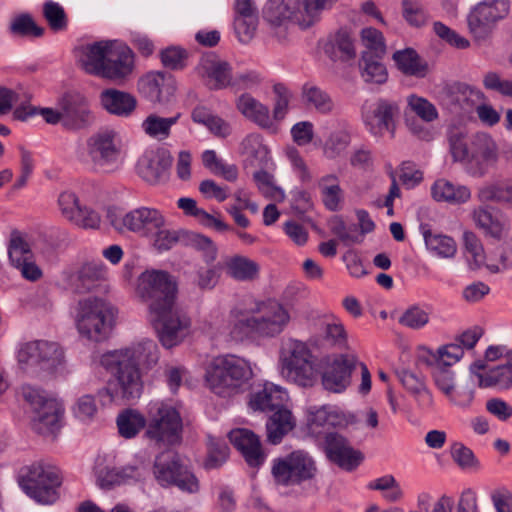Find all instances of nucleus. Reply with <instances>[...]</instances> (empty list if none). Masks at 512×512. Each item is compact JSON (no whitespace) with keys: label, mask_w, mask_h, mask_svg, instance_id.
I'll return each mask as SVG.
<instances>
[{"label":"nucleus","mask_w":512,"mask_h":512,"mask_svg":"<svg viewBox=\"0 0 512 512\" xmlns=\"http://www.w3.org/2000/svg\"><path fill=\"white\" fill-rule=\"evenodd\" d=\"M62 108V125L69 130H81L94 122L88 100L77 93L66 94L59 102Z\"/></svg>","instance_id":"nucleus-21"},{"label":"nucleus","mask_w":512,"mask_h":512,"mask_svg":"<svg viewBox=\"0 0 512 512\" xmlns=\"http://www.w3.org/2000/svg\"><path fill=\"white\" fill-rule=\"evenodd\" d=\"M361 41L365 47L363 52H368L376 57H383L386 53L384 37L380 31L373 27H367L361 31Z\"/></svg>","instance_id":"nucleus-62"},{"label":"nucleus","mask_w":512,"mask_h":512,"mask_svg":"<svg viewBox=\"0 0 512 512\" xmlns=\"http://www.w3.org/2000/svg\"><path fill=\"white\" fill-rule=\"evenodd\" d=\"M143 470L135 466H127L121 470L107 469L98 475L100 487L110 489L115 485L125 483L128 479L139 480L143 477Z\"/></svg>","instance_id":"nucleus-50"},{"label":"nucleus","mask_w":512,"mask_h":512,"mask_svg":"<svg viewBox=\"0 0 512 512\" xmlns=\"http://www.w3.org/2000/svg\"><path fill=\"white\" fill-rule=\"evenodd\" d=\"M398 322L410 329H421L428 324L429 313L418 305H412L402 313Z\"/></svg>","instance_id":"nucleus-64"},{"label":"nucleus","mask_w":512,"mask_h":512,"mask_svg":"<svg viewBox=\"0 0 512 512\" xmlns=\"http://www.w3.org/2000/svg\"><path fill=\"white\" fill-rule=\"evenodd\" d=\"M135 292L147 304L150 313L175 301L177 285L168 272L152 269L139 275Z\"/></svg>","instance_id":"nucleus-12"},{"label":"nucleus","mask_w":512,"mask_h":512,"mask_svg":"<svg viewBox=\"0 0 512 512\" xmlns=\"http://www.w3.org/2000/svg\"><path fill=\"white\" fill-rule=\"evenodd\" d=\"M318 186L325 207L336 211L342 201V189L339 186L338 178L333 174L323 176L319 180Z\"/></svg>","instance_id":"nucleus-52"},{"label":"nucleus","mask_w":512,"mask_h":512,"mask_svg":"<svg viewBox=\"0 0 512 512\" xmlns=\"http://www.w3.org/2000/svg\"><path fill=\"white\" fill-rule=\"evenodd\" d=\"M63 414L61 405L56 401H48L36 410L32 417V428L41 435H54L60 429Z\"/></svg>","instance_id":"nucleus-32"},{"label":"nucleus","mask_w":512,"mask_h":512,"mask_svg":"<svg viewBox=\"0 0 512 512\" xmlns=\"http://www.w3.org/2000/svg\"><path fill=\"white\" fill-rule=\"evenodd\" d=\"M253 371L248 361L235 355L213 358L205 369V383L216 395L230 398L245 392Z\"/></svg>","instance_id":"nucleus-4"},{"label":"nucleus","mask_w":512,"mask_h":512,"mask_svg":"<svg viewBox=\"0 0 512 512\" xmlns=\"http://www.w3.org/2000/svg\"><path fill=\"white\" fill-rule=\"evenodd\" d=\"M486 368L483 360L475 361L470 366V372L478 381L481 388L498 387L500 389H509L512 386V365L505 364L494 367L489 371L482 373Z\"/></svg>","instance_id":"nucleus-30"},{"label":"nucleus","mask_w":512,"mask_h":512,"mask_svg":"<svg viewBox=\"0 0 512 512\" xmlns=\"http://www.w3.org/2000/svg\"><path fill=\"white\" fill-rule=\"evenodd\" d=\"M288 400V392L284 388L266 382L251 392L248 404L253 411L272 412L286 405Z\"/></svg>","instance_id":"nucleus-27"},{"label":"nucleus","mask_w":512,"mask_h":512,"mask_svg":"<svg viewBox=\"0 0 512 512\" xmlns=\"http://www.w3.org/2000/svg\"><path fill=\"white\" fill-rule=\"evenodd\" d=\"M486 269L491 274H500L512 269V244H504L496 249L485 262Z\"/></svg>","instance_id":"nucleus-57"},{"label":"nucleus","mask_w":512,"mask_h":512,"mask_svg":"<svg viewBox=\"0 0 512 512\" xmlns=\"http://www.w3.org/2000/svg\"><path fill=\"white\" fill-rule=\"evenodd\" d=\"M180 116V113L171 117H161L151 113L142 121L141 129L148 137L163 141L170 137L171 128L178 122Z\"/></svg>","instance_id":"nucleus-43"},{"label":"nucleus","mask_w":512,"mask_h":512,"mask_svg":"<svg viewBox=\"0 0 512 512\" xmlns=\"http://www.w3.org/2000/svg\"><path fill=\"white\" fill-rule=\"evenodd\" d=\"M396 374L403 387L414 396L421 407H432L433 396L426 386L424 377L405 369L397 371Z\"/></svg>","instance_id":"nucleus-40"},{"label":"nucleus","mask_w":512,"mask_h":512,"mask_svg":"<svg viewBox=\"0 0 512 512\" xmlns=\"http://www.w3.org/2000/svg\"><path fill=\"white\" fill-rule=\"evenodd\" d=\"M339 0H299L300 9L296 24L303 30L311 28L322 18V14L330 11Z\"/></svg>","instance_id":"nucleus-36"},{"label":"nucleus","mask_w":512,"mask_h":512,"mask_svg":"<svg viewBox=\"0 0 512 512\" xmlns=\"http://www.w3.org/2000/svg\"><path fill=\"white\" fill-rule=\"evenodd\" d=\"M426 249L433 255L443 258H454L457 253L456 241L445 234L432 231L428 225L420 226Z\"/></svg>","instance_id":"nucleus-35"},{"label":"nucleus","mask_w":512,"mask_h":512,"mask_svg":"<svg viewBox=\"0 0 512 512\" xmlns=\"http://www.w3.org/2000/svg\"><path fill=\"white\" fill-rule=\"evenodd\" d=\"M173 158L165 148L146 150L137 162V173L147 183L156 185L169 178Z\"/></svg>","instance_id":"nucleus-18"},{"label":"nucleus","mask_w":512,"mask_h":512,"mask_svg":"<svg viewBox=\"0 0 512 512\" xmlns=\"http://www.w3.org/2000/svg\"><path fill=\"white\" fill-rule=\"evenodd\" d=\"M100 102L109 114L124 118L130 117L137 107L135 96L113 88L101 92Z\"/></svg>","instance_id":"nucleus-31"},{"label":"nucleus","mask_w":512,"mask_h":512,"mask_svg":"<svg viewBox=\"0 0 512 512\" xmlns=\"http://www.w3.org/2000/svg\"><path fill=\"white\" fill-rule=\"evenodd\" d=\"M399 105L387 99H378L375 103H366L362 108L365 126L375 136L390 132L394 136L395 118L399 115Z\"/></svg>","instance_id":"nucleus-16"},{"label":"nucleus","mask_w":512,"mask_h":512,"mask_svg":"<svg viewBox=\"0 0 512 512\" xmlns=\"http://www.w3.org/2000/svg\"><path fill=\"white\" fill-rule=\"evenodd\" d=\"M119 433L125 438L134 437L142 428L146 427V419L135 410H126L117 418Z\"/></svg>","instance_id":"nucleus-56"},{"label":"nucleus","mask_w":512,"mask_h":512,"mask_svg":"<svg viewBox=\"0 0 512 512\" xmlns=\"http://www.w3.org/2000/svg\"><path fill=\"white\" fill-rule=\"evenodd\" d=\"M236 106L245 118L254 122L263 129H271L275 131L269 108L250 94H242L237 99Z\"/></svg>","instance_id":"nucleus-33"},{"label":"nucleus","mask_w":512,"mask_h":512,"mask_svg":"<svg viewBox=\"0 0 512 512\" xmlns=\"http://www.w3.org/2000/svg\"><path fill=\"white\" fill-rule=\"evenodd\" d=\"M497 147L493 139L486 133L475 134L470 141L468 159L465 164L482 165L495 161Z\"/></svg>","instance_id":"nucleus-39"},{"label":"nucleus","mask_w":512,"mask_h":512,"mask_svg":"<svg viewBox=\"0 0 512 512\" xmlns=\"http://www.w3.org/2000/svg\"><path fill=\"white\" fill-rule=\"evenodd\" d=\"M139 91L151 102L164 103L175 92V81L172 76L163 72H150L138 83Z\"/></svg>","instance_id":"nucleus-25"},{"label":"nucleus","mask_w":512,"mask_h":512,"mask_svg":"<svg viewBox=\"0 0 512 512\" xmlns=\"http://www.w3.org/2000/svg\"><path fill=\"white\" fill-rule=\"evenodd\" d=\"M407 104L410 110L424 122L431 123L439 117L435 105L426 98L411 94L407 97Z\"/></svg>","instance_id":"nucleus-60"},{"label":"nucleus","mask_w":512,"mask_h":512,"mask_svg":"<svg viewBox=\"0 0 512 512\" xmlns=\"http://www.w3.org/2000/svg\"><path fill=\"white\" fill-rule=\"evenodd\" d=\"M357 359L353 355L340 354L329 360L322 373L323 387L333 393H341L351 384V376Z\"/></svg>","instance_id":"nucleus-19"},{"label":"nucleus","mask_w":512,"mask_h":512,"mask_svg":"<svg viewBox=\"0 0 512 512\" xmlns=\"http://www.w3.org/2000/svg\"><path fill=\"white\" fill-rule=\"evenodd\" d=\"M43 16L52 31L61 32L67 29L68 17L59 3L52 0L46 1L43 4Z\"/></svg>","instance_id":"nucleus-59"},{"label":"nucleus","mask_w":512,"mask_h":512,"mask_svg":"<svg viewBox=\"0 0 512 512\" xmlns=\"http://www.w3.org/2000/svg\"><path fill=\"white\" fill-rule=\"evenodd\" d=\"M446 138L454 161L466 163L471 141L467 129L463 126H450L447 129Z\"/></svg>","instance_id":"nucleus-45"},{"label":"nucleus","mask_w":512,"mask_h":512,"mask_svg":"<svg viewBox=\"0 0 512 512\" xmlns=\"http://www.w3.org/2000/svg\"><path fill=\"white\" fill-rule=\"evenodd\" d=\"M149 314L158 338L165 348L179 345L191 333V318L175 304V301Z\"/></svg>","instance_id":"nucleus-10"},{"label":"nucleus","mask_w":512,"mask_h":512,"mask_svg":"<svg viewBox=\"0 0 512 512\" xmlns=\"http://www.w3.org/2000/svg\"><path fill=\"white\" fill-rule=\"evenodd\" d=\"M117 317L116 308L101 298L88 297L79 301L77 330L83 337L101 342L111 334Z\"/></svg>","instance_id":"nucleus-7"},{"label":"nucleus","mask_w":512,"mask_h":512,"mask_svg":"<svg viewBox=\"0 0 512 512\" xmlns=\"http://www.w3.org/2000/svg\"><path fill=\"white\" fill-rule=\"evenodd\" d=\"M19 485L38 503L52 504L58 499L57 489L61 485V477L56 467L35 462L21 468Z\"/></svg>","instance_id":"nucleus-8"},{"label":"nucleus","mask_w":512,"mask_h":512,"mask_svg":"<svg viewBox=\"0 0 512 512\" xmlns=\"http://www.w3.org/2000/svg\"><path fill=\"white\" fill-rule=\"evenodd\" d=\"M318 468L313 457L304 450H295L273 460L271 474L280 486H296L314 479Z\"/></svg>","instance_id":"nucleus-11"},{"label":"nucleus","mask_w":512,"mask_h":512,"mask_svg":"<svg viewBox=\"0 0 512 512\" xmlns=\"http://www.w3.org/2000/svg\"><path fill=\"white\" fill-rule=\"evenodd\" d=\"M80 61L89 74L120 81L132 73L134 53L124 43L100 41L85 46Z\"/></svg>","instance_id":"nucleus-3"},{"label":"nucleus","mask_w":512,"mask_h":512,"mask_svg":"<svg viewBox=\"0 0 512 512\" xmlns=\"http://www.w3.org/2000/svg\"><path fill=\"white\" fill-rule=\"evenodd\" d=\"M122 223L129 231L141 237H151L165 226L166 221L158 209L143 206L128 212Z\"/></svg>","instance_id":"nucleus-23"},{"label":"nucleus","mask_w":512,"mask_h":512,"mask_svg":"<svg viewBox=\"0 0 512 512\" xmlns=\"http://www.w3.org/2000/svg\"><path fill=\"white\" fill-rule=\"evenodd\" d=\"M402 16L410 26L415 28L424 26L428 19L424 8L413 0L402 1Z\"/></svg>","instance_id":"nucleus-63"},{"label":"nucleus","mask_w":512,"mask_h":512,"mask_svg":"<svg viewBox=\"0 0 512 512\" xmlns=\"http://www.w3.org/2000/svg\"><path fill=\"white\" fill-rule=\"evenodd\" d=\"M197 72L210 89L219 90L232 85L231 66L214 54L201 58Z\"/></svg>","instance_id":"nucleus-24"},{"label":"nucleus","mask_w":512,"mask_h":512,"mask_svg":"<svg viewBox=\"0 0 512 512\" xmlns=\"http://www.w3.org/2000/svg\"><path fill=\"white\" fill-rule=\"evenodd\" d=\"M473 90L463 83L447 84L438 93L439 100L443 106L454 111L463 108Z\"/></svg>","instance_id":"nucleus-47"},{"label":"nucleus","mask_w":512,"mask_h":512,"mask_svg":"<svg viewBox=\"0 0 512 512\" xmlns=\"http://www.w3.org/2000/svg\"><path fill=\"white\" fill-rule=\"evenodd\" d=\"M229 439L237 450L241 452L245 461L251 467L260 466L265 459L261 443L256 434L244 428L232 430Z\"/></svg>","instance_id":"nucleus-28"},{"label":"nucleus","mask_w":512,"mask_h":512,"mask_svg":"<svg viewBox=\"0 0 512 512\" xmlns=\"http://www.w3.org/2000/svg\"><path fill=\"white\" fill-rule=\"evenodd\" d=\"M39 348V375L42 373L52 375L63 369L65 353L57 342L39 340Z\"/></svg>","instance_id":"nucleus-37"},{"label":"nucleus","mask_w":512,"mask_h":512,"mask_svg":"<svg viewBox=\"0 0 512 512\" xmlns=\"http://www.w3.org/2000/svg\"><path fill=\"white\" fill-rule=\"evenodd\" d=\"M332 61L348 62L356 57L355 39L348 28H340L331 34L323 47Z\"/></svg>","instance_id":"nucleus-29"},{"label":"nucleus","mask_w":512,"mask_h":512,"mask_svg":"<svg viewBox=\"0 0 512 512\" xmlns=\"http://www.w3.org/2000/svg\"><path fill=\"white\" fill-rule=\"evenodd\" d=\"M431 195L438 202L462 204L471 198V191L467 186L454 184L447 179L441 178L433 183Z\"/></svg>","instance_id":"nucleus-38"},{"label":"nucleus","mask_w":512,"mask_h":512,"mask_svg":"<svg viewBox=\"0 0 512 512\" xmlns=\"http://www.w3.org/2000/svg\"><path fill=\"white\" fill-rule=\"evenodd\" d=\"M471 215L475 226L480 229L487 238L501 241L505 239L511 231L508 216L499 209L479 206L473 209Z\"/></svg>","instance_id":"nucleus-22"},{"label":"nucleus","mask_w":512,"mask_h":512,"mask_svg":"<svg viewBox=\"0 0 512 512\" xmlns=\"http://www.w3.org/2000/svg\"><path fill=\"white\" fill-rule=\"evenodd\" d=\"M281 376L300 387H312L318 378L316 357L306 343L287 339L279 351Z\"/></svg>","instance_id":"nucleus-6"},{"label":"nucleus","mask_w":512,"mask_h":512,"mask_svg":"<svg viewBox=\"0 0 512 512\" xmlns=\"http://www.w3.org/2000/svg\"><path fill=\"white\" fill-rule=\"evenodd\" d=\"M318 439L327 458L347 471L355 469L363 460L362 454L355 451L342 435L334 431L325 432L324 436Z\"/></svg>","instance_id":"nucleus-20"},{"label":"nucleus","mask_w":512,"mask_h":512,"mask_svg":"<svg viewBox=\"0 0 512 512\" xmlns=\"http://www.w3.org/2000/svg\"><path fill=\"white\" fill-rule=\"evenodd\" d=\"M464 356L463 348L458 344H448L440 347L435 354H432L431 367L449 369Z\"/></svg>","instance_id":"nucleus-58"},{"label":"nucleus","mask_w":512,"mask_h":512,"mask_svg":"<svg viewBox=\"0 0 512 512\" xmlns=\"http://www.w3.org/2000/svg\"><path fill=\"white\" fill-rule=\"evenodd\" d=\"M272 412L266 422L267 440L276 445L295 428L296 419L286 405Z\"/></svg>","instance_id":"nucleus-34"},{"label":"nucleus","mask_w":512,"mask_h":512,"mask_svg":"<svg viewBox=\"0 0 512 512\" xmlns=\"http://www.w3.org/2000/svg\"><path fill=\"white\" fill-rule=\"evenodd\" d=\"M106 274V266L101 261L85 262L76 273V278L81 283V288L78 289L90 290L95 282L104 280Z\"/></svg>","instance_id":"nucleus-53"},{"label":"nucleus","mask_w":512,"mask_h":512,"mask_svg":"<svg viewBox=\"0 0 512 512\" xmlns=\"http://www.w3.org/2000/svg\"><path fill=\"white\" fill-rule=\"evenodd\" d=\"M431 375L435 386L451 403L460 407H467L472 403L474 399V390L467 388L462 391H458L455 382V375L452 370L432 367Z\"/></svg>","instance_id":"nucleus-26"},{"label":"nucleus","mask_w":512,"mask_h":512,"mask_svg":"<svg viewBox=\"0 0 512 512\" xmlns=\"http://www.w3.org/2000/svg\"><path fill=\"white\" fill-rule=\"evenodd\" d=\"M477 197L480 202H498L512 204V182L488 184L481 187Z\"/></svg>","instance_id":"nucleus-55"},{"label":"nucleus","mask_w":512,"mask_h":512,"mask_svg":"<svg viewBox=\"0 0 512 512\" xmlns=\"http://www.w3.org/2000/svg\"><path fill=\"white\" fill-rule=\"evenodd\" d=\"M259 264L254 260L235 255L225 262L226 274L232 279L240 282H252L259 277Z\"/></svg>","instance_id":"nucleus-41"},{"label":"nucleus","mask_w":512,"mask_h":512,"mask_svg":"<svg viewBox=\"0 0 512 512\" xmlns=\"http://www.w3.org/2000/svg\"><path fill=\"white\" fill-rule=\"evenodd\" d=\"M8 256L11 265L19 271L24 279L36 282L42 278V270L35 262L26 234L18 230L11 232Z\"/></svg>","instance_id":"nucleus-15"},{"label":"nucleus","mask_w":512,"mask_h":512,"mask_svg":"<svg viewBox=\"0 0 512 512\" xmlns=\"http://www.w3.org/2000/svg\"><path fill=\"white\" fill-rule=\"evenodd\" d=\"M508 0H492L479 3L468 15V27L477 40L486 39L495 23L509 12Z\"/></svg>","instance_id":"nucleus-14"},{"label":"nucleus","mask_w":512,"mask_h":512,"mask_svg":"<svg viewBox=\"0 0 512 512\" xmlns=\"http://www.w3.org/2000/svg\"><path fill=\"white\" fill-rule=\"evenodd\" d=\"M145 436L158 445H173L179 442L182 418L175 406L164 401L149 404Z\"/></svg>","instance_id":"nucleus-9"},{"label":"nucleus","mask_w":512,"mask_h":512,"mask_svg":"<svg viewBox=\"0 0 512 512\" xmlns=\"http://www.w3.org/2000/svg\"><path fill=\"white\" fill-rule=\"evenodd\" d=\"M301 96L303 103L308 108L314 109L321 114H330L335 109V103L331 95L314 84H304Z\"/></svg>","instance_id":"nucleus-44"},{"label":"nucleus","mask_w":512,"mask_h":512,"mask_svg":"<svg viewBox=\"0 0 512 512\" xmlns=\"http://www.w3.org/2000/svg\"><path fill=\"white\" fill-rule=\"evenodd\" d=\"M9 31L12 35L18 37H41L44 34V29L38 26L33 17L28 13L12 17Z\"/></svg>","instance_id":"nucleus-54"},{"label":"nucleus","mask_w":512,"mask_h":512,"mask_svg":"<svg viewBox=\"0 0 512 512\" xmlns=\"http://www.w3.org/2000/svg\"><path fill=\"white\" fill-rule=\"evenodd\" d=\"M299 0H267L263 9L262 17L265 22L275 31V36L280 42L287 38L288 25L296 23Z\"/></svg>","instance_id":"nucleus-17"},{"label":"nucleus","mask_w":512,"mask_h":512,"mask_svg":"<svg viewBox=\"0 0 512 512\" xmlns=\"http://www.w3.org/2000/svg\"><path fill=\"white\" fill-rule=\"evenodd\" d=\"M178 207L184 211L186 215L195 217L202 225L213 228L217 231L224 232L229 230V226L220 218L209 214L205 210L197 207L194 199L183 197L177 201Z\"/></svg>","instance_id":"nucleus-46"},{"label":"nucleus","mask_w":512,"mask_h":512,"mask_svg":"<svg viewBox=\"0 0 512 512\" xmlns=\"http://www.w3.org/2000/svg\"><path fill=\"white\" fill-rule=\"evenodd\" d=\"M340 421L339 414L329 407L323 406L311 412L309 430L315 437L324 436L325 432H332Z\"/></svg>","instance_id":"nucleus-48"},{"label":"nucleus","mask_w":512,"mask_h":512,"mask_svg":"<svg viewBox=\"0 0 512 512\" xmlns=\"http://www.w3.org/2000/svg\"><path fill=\"white\" fill-rule=\"evenodd\" d=\"M75 157L79 163L94 171H114L123 163V142L113 128H103L78 144Z\"/></svg>","instance_id":"nucleus-5"},{"label":"nucleus","mask_w":512,"mask_h":512,"mask_svg":"<svg viewBox=\"0 0 512 512\" xmlns=\"http://www.w3.org/2000/svg\"><path fill=\"white\" fill-rule=\"evenodd\" d=\"M152 471L155 480L162 487L176 486L188 493L199 490L196 476L182 464L179 455L172 450L163 451L155 457Z\"/></svg>","instance_id":"nucleus-13"},{"label":"nucleus","mask_w":512,"mask_h":512,"mask_svg":"<svg viewBox=\"0 0 512 512\" xmlns=\"http://www.w3.org/2000/svg\"><path fill=\"white\" fill-rule=\"evenodd\" d=\"M230 317V335L235 340L249 336L275 337L290 321L288 310L276 301H257L249 308L233 309Z\"/></svg>","instance_id":"nucleus-2"},{"label":"nucleus","mask_w":512,"mask_h":512,"mask_svg":"<svg viewBox=\"0 0 512 512\" xmlns=\"http://www.w3.org/2000/svg\"><path fill=\"white\" fill-rule=\"evenodd\" d=\"M203 165L216 175L223 176L228 181H234L237 178V169L235 166L225 165L216 155L214 150H206L202 154Z\"/></svg>","instance_id":"nucleus-61"},{"label":"nucleus","mask_w":512,"mask_h":512,"mask_svg":"<svg viewBox=\"0 0 512 512\" xmlns=\"http://www.w3.org/2000/svg\"><path fill=\"white\" fill-rule=\"evenodd\" d=\"M393 60L405 75L423 78L428 73V64L412 48L396 51L393 54Z\"/></svg>","instance_id":"nucleus-42"},{"label":"nucleus","mask_w":512,"mask_h":512,"mask_svg":"<svg viewBox=\"0 0 512 512\" xmlns=\"http://www.w3.org/2000/svg\"><path fill=\"white\" fill-rule=\"evenodd\" d=\"M39 340L23 344L18 350L19 368L26 374L39 376Z\"/></svg>","instance_id":"nucleus-51"},{"label":"nucleus","mask_w":512,"mask_h":512,"mask_svg":"<svg viewBox=\"0 0 512 512\" xmlns=\"http://www.w3.org/2000/svg\"><path fill=\"white\" fill-rule=\"evenodd\" d=\"M159 348L155 341L142 339L130 346L109 351L100 358V364L113 375L107 388L99 391L106 404L117 399H138L143 390L139 367L149 370L159 361Z\"/></svg>","instance_id":"nucleus-1"},{"label":"nucleus","mask_w":512,"mask_h":512,"mask_svg":"<svg viewBox=\"0 0 512 512\" xmlns=\"http://www.w3.org/2000/svg\"><path fill=\"white\" fill-rule=\"evenodd\" d=\"M382 58L362 52L359 67L365 82L383 84L387 81L388 74L385 65L381 62Z\"/></svg>","instance_id":"nucleus-49"}]
</instances>
